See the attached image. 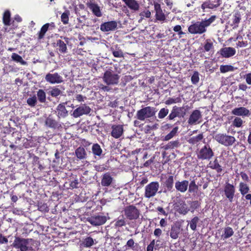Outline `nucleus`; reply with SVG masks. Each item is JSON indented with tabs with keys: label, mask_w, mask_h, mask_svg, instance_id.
Segmentation results:
<instances>
[{
	"label": "nucleus",
	"mask_w": 251,
	"mask_h": 251,
	"mask_svg": "<svg viewBox=\"0 0 251 251\" xmlns=\"http://www.w3.org/2000/svg\"><path fill=\"white\" fill-rule=\"evenodd\" d=\"M217 18V16L212 15L208 19L192 23L188 28V32L191 34H202L206 31V28L209 26Z\"/></svg>",
	"instance_id": "obj_1"
},
{
	"label": "nucleus",
	"mask_w": 251,
	"mask_h": 251,
	"mask_svg": "<svg viewBox=\"0 0 251 251\" xmlns=\"http://www.w3.org/2000/svg\"><path fill=\"white\" fill-rule=\"evenodd\" d=\"M34 240L32 238H24L15 236L11 246L18 251H34L32 246Z\"/></svg>",
	"instance_id": "obj_2"
},
{
	"label": "nucleus",
	"mask_w": 251,
	"mask_h": 251,
	"mask_svg": "<svg viewBox=\"0 0 251 251\" xmlns=\"http://www.w3.org/2000/svg\"><path fill=\"white\" fill-rule=\"evenodd\" d=\"M214 139L219 144L225 147H231L236 142L234 136L229 135L226 133H218L213 136Z\"/></svg>",
	"instance_id": "obj_3"
},
{
	"label": "nucleus",
	"mask_w": 251,
	"mask_h": 251,
	"mask_svg": "<svg viewBox=\"0 0 251 251\" xmlns=\"http://www.w3.org/2000/svg\"><path fill=\"white\" fill-rule=\"evenodd\" d=\"M153 5L154 7L153 11L155 13L153 22L161 24L167 23L168 20L162 9L160 4L156 1H153Z\"/></svg>",
	"instance_id": "obj_4"
},
{
	"label": "nucleus",
	"mask_w": 251,
	"mask_h": 251,
	"mask_svg": "<svg viewBox=\"0 0 251 251\" xmlns=\"http://www.w3.org/2000/svg\"><path fill=\"white\" fill-rule=\"evenodd\" d=\"M157 110L155 107L147 106L137 111L136 118L140 121H144L147 118L154 116Z\"/></svg>",
	"instance_id": "obj_5"
},
{
	"label": "nucleus",
	"mask_w": 251,
	"mask_h": 251,
	"mask_svg": "<svg viewBox=\"0 0 251 251\" xmlns=\"http://www.w3.org/2000/svg\"><path fill=\"white\" fill-rule=\"evenodd\" d=\"M124 215L129 220H136L141 215L140 210L134 205L126 206L123 210Z\"/></svg>",
	"instance_id": "obj_6"
},
{
	"label": "nucleus",
	"mask_w": 251,
	"mask_h": 251,
	"mask_svg": "<svg viewBox=\"0 0 251 251\" xmlns=\"http://www.w3.org/2000/svg\"><path fill=\"white\" fill-rule=\"evenodd\" d=\"M120 75L112 70H106L102 77L103 82L107 85H116L119 83Z\"/></svg>",
	"instance_id": "obj_7"
},
{
	"label": "nucleus",
	"mask_w": 251,
	"mask_h": 251,
	"mask_svg": "<svg viewBox=\"0 0 251 251\" xmlns=\"http://www.w3.org/2000/svg\"><path fill=\"white\" fill-rule=\"evenodd\" d=\"M214 153L209 145H204L197 153V158L201 160H210Z\"/></svg>",
	"instance_id": "obj_8"
},
{
	"label": "nucleus",
	"mask_w": 251,
	"mask_h": 251,
	"mask_svg": "<svg viewBox=\"0 0 251 251\" xmlns=\"http://www.w3.org/2000/svg\"><path fill=\"white\" fill-rule=\"evenodd\" d=\"M159 187V184L157 181H153L148 184L145 187V197L150 198L154 197L156 194Z\"/></svg>",
	"instance_id": "obj_9"
},
{
	"label": "nucleus",
	"mask_w": 251,
	"mask_h": 251,
	"mask_svg": "<svg viewBox=\"0 0 251 251\" xmlns=\"http://www.w3.org/2000/svg\"><path fill=\"white\" fill-rule=\"evenodd\" d=\"M91 111V108L86 104H81L75 109L72 115L74 118H78L83 115H88Z\"/></svg>",
	"instance_id": "obj_10"
},
{
	"label": "nucleus",
	"mask_w": 251,
	"mask_h": 251,
	"mask_svg": "<svg viewBox=\"0 0 251 251\" xmlns=\"http://www.w3.org/2000/svg\"><path fill=\"white\" fill-rule=\"evenodd\" d=\"M186 115V111L184 110L183 107H178L177 106H173L171 112L167 118L169 120H173L176 117H184Z\"/></svg>",
	"instance_id": "obj_11"
},
{
	"label": "nucleus",
	"mask_w": 251,
	"mask_h": 251,
	"mask_svg": "<svg viewBox=\"0 0 251 251\" xmlns=\"http://www.w3.org/2000/svg\"><path fill=\"white\" fill-rule=\"evenodd\" d=\"M174 208L179 214L185 215L188 213L190 209L187 207L185 201L182 199H179L174 204Z\"/></svg>",
	"instance_id": "obj_12"
},
{
	"label": "nucleus",
	"mask_w": 251,
	"mask_h": 251,
	"mask_svg": "<svg viewBox=\"0 0 251 251\" xmlns=\"http://www.w3.org/2000/svg\"><path fill=\"white\" fill-rule=\"evenodd\" d=\"M87 221L93 226H99L106 223L107 218L105 216L94 215L87 218Z\"/></svg>",
	"instance_id": "obj_13"
},
{
	"label": "nucleus",
	"mask_w": 251,
	"mask_h": 251,
	"mask_svg": "<svg viewBox=\"0 0 251 251\" xmlns=\"http://www.w3.org/2000/svg\"><path fill=\"white\" fill-rule=\"evenodd\" d=\"M46 81L50 84H58L63 82V77L57 73L54 74L48 73L45 77Z\"/></svg>",
	"instance_id": "obj_14"
},
{
	"label": "nucleus",
	"mask_w": 251,
	"mask_h": 251,
	"mask_svg": "<svg viewBox=\"0 0 251 251\" xmlns=\"http://www.w3.org/2000/svg\"><path fill=\"white\" fill-rule=\"evenodd\" d=\"M67 102L59 103L55 110V113L58 119L65 118L68 115V111L66 108Z\"/></svg>",
	"instance_id": "obj_15"
},
{
	"label": "nucleus",
	"mask_w": 251,
	"mask_h": 251,
	"mask_svg": "<svg viewBox=\"0 0 251 251\" xmlns=\"http://www.w3.org/2000/svg\"><path fill=\"white\" fill-rule=\"evenodd\" d=\"M231 114L237 117H242V118L249 117L251 114L250 111L243 106L233 109L231 111Z\"/></svg>",
	"instance_id": "obj_16"
},
{
	"label": "nucleus",
	"mask_w": 251,
	"mask_h": 251,
	"mask_svg": "<svg viewBox=\"0 0 251 251\" xmlns=\"http://www.w3.org/2000/svg\"><path fill=\"white\" fill-rule=\"evenodd\" d=\"M124 126L122 125H113L111 126V135L115 139L120 138L124 134Z\"/></svg>",
	"instance_id": "obj_17"
},
{
	"label": "nucleus",
	"mask_w": 251,
	"mask_h": 251,
	"mask_svg": "<svg viewBox=\"0 0 251 251\" xmlns=\"http://www.w3.org/2000/svg\"><path fill=\"white\" fill-rule=\"evenodd\" d=\"M235 192V188L234 185L228 182H226L224 188V193L226 198L230 202L233 201Z\"/></svg>",
	"instance_id": "obj_18"
},
{
	"label": "nucleus",
	"mask_w": 251,
	"mask_h": 251,
	"mask_svg": "<svg viewBox=\"0 0 251 251\" xmlns=\"http://www.w3.org/2000/svg\"><path fill=\"white\" fill-rule=\"evenodd\" d=\"M117 26V23L115 21L104 22L101 24L100 29L103 32H108L114 30Z\"/></svg>",
	"instance_id": "obj_19"
},
{
	"label": "nucleus",
	"mask_w": 251,
	"mask_h": 251,
	"mask_svg": "<svg viewBox=\"0 0 251 251\" xmlns=\"http://www.w3.org/2000/svg\"><path fill=\"white\" fill-rule=\"evenodd\" d=\"M201 118V111L199 110H195L190 115L188 123L190 125H195Z\"/></svg>",
	"instance_id": "obj_20"
},
{
	"label": "nucleus",
	"mask_w": 251,
	"mask_h": 251,
	"mask_svg": "<svg viewBox=\"0 0 251 251\" xmlns=\"http://www.w3.org/2000/svg\"><path fill=\"white\" fill-rule=\"evenodd\" d=\"M87 6L92 11V13L96 16L100 17L102 16L100 7L98 4L92 2L91 1L86 3Z\"/></svg>",
	"instance_id": "obj_21"
},
{
	"label": "nucleus",
	"mask_w": 251,
	"mask_h": 251,
	"mask_svg": "<svg viewBox=\"0 0 251 251\" xmlns=\"http://www.w3.org/2000/svg\"><path fill=\"white\" fill-rule=\"evenodd\" d=\"M45 125L53 129H59L61 127V125L50 115L46 118Z\"/></svg>",
	"instance_id": "obj_22"
},
{
	"label": "nucleus",
	"mask_w": 251,
	"mask_h": 251,
	"mask_svg": "<svg viewBox=\"0 0 251 251\" xmlns=\"http://www.w3.org/2000/svg\"><path fill=\"white\" fill-rule=\"evenodd\" d=\"M220 53L223 57L229 58L235 54L236 50L232 47H224L220 49Z\"/></svg>",
	"instance_id": "obj_23"
},
{
	"label": "nucleus",
	"mask_w": 251,
	"mask_h": 251,
	"mask_svg": "<svg viewBox=\"0 0 251 251\" xmlns=\"http://www.w3.org/2000/svg\"><path fill=\"white\" fill-rule=\"evenodd\" d=\"M189 185V181L187 180H184L181 181H177L175 183V188L176 190L181 193L185 192Z\"/></svg>",
	"instance_id": "obj_24"
},
{
	"label": "nucleus",
	"mask_w": 251,
	"mask_h": 251,
	"mask_svg": "<svg viewBox=\"0 0 251 251\" xmlns=\"http://www.w3.org/2000/svg\"><path fill=\"white\" fill-rule=\"evenodd\" d=\"M53 47L57 48V50L60 53L65 54L67 53V47L66 44L60 39L56 40V43L53 44Z\"/></svg>",
	"instance_id": "obj_25"
},
{
	"label": "nucleus",
	"mask_w": 251,
	"mask_h": 251,
	"mask_svg": "<svg viewBox=\"0 0 251 251\" xmlns=\"http://www.w3.org/2000/svg\"><path fill=\"white\" fill-rule=\"evenodd\" d=\"M242 16L241 12L237 11H236L233 15L232 18V23L230 24V26L233 29H236L239 26V24L241 22Z\"/></svg>",
	"instance_id": "obj_26"
},
{
	"label": "nucleus",
	"mask_w": 251,
	"mask_h": 251,
	"mask_svg": "<svg viewBox=\"0 0 251 251\" xmlns=\"http://www.w3.org/2000/svg\"><path fill=\"white\" fill-rule=\"evenodd\" d=\"M139 245L138 243H136L134 240L130 238L127 240L126 244L123 247L125 248V251L131 250L133 251L137 250L139 248Z\"/></svg>",
	"instance_id": "obj_27"
},
{
	"label": "nucleus",
	"mask_w": 251,
	"mask_h": 251,
	"mask_svg": "<svg viewBox=\"0 0 251 251\" xmlns=\"http://www.w3.org/2000/svg\"><path fill=\"white\" fill-rule=\"evenodd\" d=\"M122 1L132 11H136L139 9L140 5L136 0H122Z\"/></svg>",
	"instance_id": "obj_28"
},
{
	"label": "nucleus",
	"mask_w": 251,
	"mask_h": 251,
	"mask_svg": "<svg viewBox=\"0 0 251 251\" xmlns=\"http://www.w3.org/2000/svg\"><path fill=\"white\" fill-rule=\"evenodd\" d=\"M208 167L211 169L215 170L217 173H220L223 171V168L219 164L217 157L215 158L213 161H210Z\"/></svg>",
	"instance_id": "obj_29"
},
{
	"label": "nucleus",
	"mask_w": 251,
	"mask_h": 251,
	"mask_svg": "<svg viewBox=\"0 0 251 251\" xmlns=\"http://www.w3.org/2000/svg\"><path fill=\"white\" fill-rule=\"evenodd\" d=\"M204 140V136L202 133H200L197 136H193L189 139L188 143L192 145H198L200 142Z\"/></svg>",
	"instance_id": "obj_30"
},
{
	"label": "nucleus",
	"mask_w": 251,
	"mask_h": 251,
	"mask_svg": "<svg viewBox=\"0 0 251 251\" xmlns=\"http://www.w3.org/2000/svg\"><path fill=\"white\" fill-rule=\"evenodd\" d=\"M180 233V227L177 226H172L171 228L170 236L173 239H176Z\"/></svg>",
	"instance_id": "obj_31"
},
{
	"label": "nucleus",
	"mask_w": 251,
	"mask_h": 251,
	"mask_svg": "<svg viewBox=\"0 0 251 251\" xmlns=\"http://www.w3.org/2000/svg\"><path fill=\"white\" fill-rule=\"evenodd\" d=\"M113 178L109 173L104 174L101 179V183L103 186H109L112 182Z\"/></svg>",
	"instance_id": "obj_32"
},
{
	"label": "nucleus",
	"mask_w": 251,
	"mask_h": 251,
	"mask_svg": "<svg viewBox=\"0 0 251 251\" xmlns=\"http://www.w3.org/2000/svg\"><path fill=\"white\" fill-rule=\"evenodd\" d=\"M180 145V143L178 140H175L169 142L166 145H163L161 147V148L167 151L168 150L174 149L177 148Z\"/></svg>",
	"instance_id": "obj_33"
},
{
	"label": "nucleus",
	"mask_w": 251,
	"mask_h": 251,
	"mask_svg": "<svg viewBox=\"0 0 251 251\" xmlns=\"http://www.w3.org/2000/svg\"><path fill=\"white\" fill-rule=\"evenodd\" d=\"M239 191L241 194L244 196L250 191V187L249 185L244 182H240L239 184Z\"/></svg>",
	"instance_id": "obj_34"
},
{
	"label": "nucleus",
	"mask_w": 251,
	"mask_h": 251,
	"mask_svg": "<svg viewBox=\"0 0 251 251\" xmlns=\"http://www.w3.org/2000/svg\"><path fill=\"white\" fill-rule=\"evenodd\" d=\"M76 156L80 160L86 158L87 153L85 149L82 147H79L75 151Z\"/></svg>",
	"instance_id": "obj_35"
},
{
	"label": "nucleus",
	"mask_w": 251,
	"mask_h": 251,
	"mask_svg": "<svg viewBox=\"0 0 251 251\" xmlns=\"http://www.w3.org/2000/svg\"><path fill=\"white\" fill-rule=\"evenodd\" d=\"M220 5L219 3L214 4L210 0H207L201 4V8L204 11L206 8L209 9H214L219 7Z\"/></svg>",
	"instance_id": "obj_36"
},
{
	"label": "nucleus",
	"mask_w": 251,
	"mask_h": 251,
	"mask_svg": "<svg viewBox=\"0 0 251 251\" xmlns=\"http://www.w3.org/2000/svg\"><path fill=\"white\" fill-rule=\"evenodd\" d=\"M174 177L173 176H169L166 178L164 185L167 190L170 191L172 190L174 186Z\"/></svg>",
	"instance_id": "obj_37"
},
{
	"label": "nucleus",
	"mask_w": 251,
	"mask_h": 251,
	"mask_svg": "<svg viewBox=\"0 0 251 251\" xmlns=\"http://www.w3.org/2000/svg\"><path fill=\"white\" fill-rule=\"evenodd\" d=\"M37 100H38L41 103H45L46 102V94L44 90L39 89L37 92Z\"/></svg>",
	"instance_id": "obj_38"
},
{
	"label": "nucleus",
	"mask_w": 251,
	"mask_h": 251,
	"mask_svg": "<svg viewBox=\"0 0 251 251\" xmlns=\"http://www.w3.org/2000/svg\"><path fill=\"white\" fill-rule=\"evenodd\" d=\"M48 93L53 98H57L59 96L61 95L62 91L57 87H53L50 88Z\"/></svg>",
	"instance_id": "obj_39"
},
{
	"label": "nucleus",
	"mask_w": 251,
	"mask_h": 251,
	"mask_svg": "<svg viewBox=\"0 0 251 251\" xmlns=\"http://www.w3.org/2000/svg\"><path fill=\"white\" fill-rule=\"evenodd\" d=\"M234 234V231L232 228L229 226L225 228L224 233L222 235V238L223 239H227L231 237Z\"/></svg>",
	"instance_id": "obj_40"
},
{
	"label": "nucleus",
	"mask_w": 251,
	"mask_h": 251,
	"mask_svg": "<svg viewBox=\"0 0 251 251\" xmlns=\"http://www.w3.org/2000/svg\"><path fill=\"white\" fill-rule=\"evenodd\" d=\"M92 151L93 154L95 156H100L102 153V150L100 145L98 143L93 144L92 147Z\"/></svg>",
	"instance_id": "obj_41"
},
{
	"label": "nucleus",
	"mask_w": 251,
	"mask_h": 251,
	"mask_svg": "<svg viewBox=\"0 0 251 251\" xmlns=\"http://www.w3.org/2000/svg\"><path fill=\"white\" fill-rule=\"evenodd\" d=\"M94 244V239L90 236L87 237L82 241L81 244L84 247L89 248Z\"/></svg>",
	"instance_id": "obj_42"
},
{
	"label": "nucleus",
	"mask_w": 251,
	"mask_h": 251,
	"mask_svg": "<svg viewBox=\"0 0 251 251\" xmlns=\"http://www.w3.org/2000/svg\"><path fill=\"white\" fill-rule=\"evenodd\" d=\"M70 188L72 189L78 188L79 184L78 179L76 176H72L69 179Z\"/></svg>",
	"instance_id": "obj_43"
},
{
	"label": "nucleus",
	"mask_w": 251,
	"mask_h": 251,
	"mask_svg": "<svg viewBox=\"0 0 251 251\" xmlns=\"http://www.w3.org/2000/svg\"><path fill=\"white\" fill-rule=\"evenodd\" d=\"M11 14L9 10H6L3 15V23L4 25L9 26L10 25Z\"/></svg>",
	"instance_id": "obj_44"
},
{
	"label": "nucleus",
	"mask_w": 251,
	"mask_h": 251,
	"mask_svg": "<svg viewBox=\"0 0 251 251\" xmlns=\"http://www.w3.org/2000/svg\"><path fill=\"white\" fill-rule=\"evenodd\" d=\"M151 12L149 10H145L141 11L139 13L140 19L138 20L139 22H141L145 18H150L151 17Z\"/></svg>",
	"instance_id": "obj_45"
},
{
	"label": "nucleus",
	"mask_w": 251,
	"mask_h": 251,
	"mask_svg": "<svg viewBox=\"0 0 251 251\" xmlns=\"http://www.w3.org/2000/svg\"><path fill=\"white\" fill-rule=\"evenodd\" d=\"M220 70L222 73H226L228 72H233L234 71V67L230 65H222L220 66Z\"/></svg>",
	"instance_id": "obj_46"
},
{
	"label": "nucleus",
	"mask_w": 251,
	"mask_h": 251,
	"mask_svg": "<svg viewBox=\"0 0 251 251\" xmlns=\"http://www.w3.org/2000/svg\"><path fill=\"white\" fill-rule=\"evenodd\" d=\"M49 29V25L48 24L44 25L41 28L40 31L38 33V39H42L44 37L45 33Z\"/></svg>",
	"instance_id": "obj_47"
},
{
	"label": "nucleus",
	"mask_w": 251,
	"mask_h": 251,
	"mask_svg": "<svg viewBox=\"0 0 251 251\" xmlns=\"http://www.w3.org/2000/svg\"><path fill=\"white\" fill-rule=\"evenodd\" d=\"M178 127L176 126L175 127L172 131L169 133L168 134H167L163 139V141H169V140L171 139L172 138H173L176 134L177 130H178Z\"/></svg>",
	"instance_id": "obj_48"
},
{
	"label": "nucleus",
	"mask_w": 251,
	"mask_h": 251,
	"mask_svg": "<svg viewBox=\"0 0 251 251\" xmlns=\"http://www.w3.org/2000/svg\"><path fill=\"white\" fill-rule=\"evenodd\" d=\"M200 219L198 216L193 217L190 222V227L193 230L196 231L197 229V224L199 223Z\"/></svg>",
	"instance_id": "obj_49"
},
{
	"label": "nucleus",
	"mask_w": 251,
	"mask_h": 251,
	"mask_svg": "<svg viewBox=\"0 0 251 251\" xmlns=\"http://www.w3.org/2000/svg\"><path fill=\"white\" fill-rule=\"evenodd\" d=\"M114 225L116 227H121L125 226L126 225L125 218L123 216L119 217L116 220Z\"/></svg>",
	"instance_id": "obj_50"
},
{
	"label": "nucleus",
	"mask_w": 251,
	"mask_h": 251,
	"mask_svg": "<svg viewBox=\"0 0 251 251\" xmlns=\"http://www.w3.org/2000/svg\"><path fill=\"white\" fill-rule=\"evenodd\" d=\"M69 15L70 12L68 10L65 11L62 14L61 16V20L63 24L66 25L68 24L69 20Z\"/></svg>",
	"instance_id": "obj_51"
},
{
	"label": "nucleus",
	"mask_w": 251,
	"mask_h": 251,
	"mask_svg": "<svg viewBox=\"0 0 251 251\" xmlns=\"http://www.w3.org/2000/svg\"><path fill=\"white\" fill-rule=\"evenodd\" d=\"M11 58L13 60L21 63L22 64L24 65L26 62L23 59L22 57L16 53H13L11 55Z\"/></svg>",
	"instance_id": "obj_52"
},
{
	"label": "nucleus",
	"mask_w": 251,
	"mask_h": 251,
	"mask_svg": "<svg viewBox=\"0 0 251 251\" xmlns=\"http://www.w3.org/2000/svg\"><path fill=\"white\" fill-rule=\"evenodd\" d=\"M243 121L239 117H236L232 122V125L236 127H240L242 126Z\"/></svg>",
	"instance_id": "obj_53"
},
{
	"label": "nucleus",
	"mask_w": 251,
	"mask_h": 251,
	"mask_svg": "<svg viewBox=\"0 0 251 251\" xmlns=\"http://www.w3.org/2000/svg\"><path fill=\"white\" fill-rule=\"evenodd\" d=\"M189 185V192L194 193L196 192L198 189V186L196 184V182L194 180L191 181Z\"/></svg>",
	"instance_id": "obj_54"
},
{
	"label": "nucleus",
	"mask_w": 251,
	"mask_h": 251,
	"mask_svg": "<svg viewBox=\"0 0 251 251\" xmlns=\"http://www.w3.org/2000/svg\"><path fill=\"white\" fill-rule=\"evenodd\" d=\"M203 48L205 51H209L213 48V43L210 39L206 40Z\"/></svg>",
	"instance_id": "obj_55"
},
{
	"label": "nucleus",
	"mask_w": 251,
	"mask_h": 251,
	"mask_svg": "<svg viewBox=\"0 0 251 251\" xmlns=\"http://www.w3.org/2000/svg\"><path fill=\"white\" fill-rule=\"evenodd\" d=\"M169 113V109L167 108H161L158 114V117L159 119L165 118Z\"/></svg>",
	"instance_id": "obj_56"
},
{
	"label": "nucleus",
	"mask_w": 251,
	"mask_h": 251,
	"mask_svg": "<svg viewBox=\"0 0 251 251\" xmlns=\"http://www.w3.org/2000/svg\"><path fill=\"white\" fill-rule=\"evenodd\" d=\"M200 203L198 201H193L190 204L191 212L193 213L194 211L199 208Z\"/></svg>",
	"instance_id": "obj_57"
},
{
	"label": "nucleus",
	"mask_w": 251,
	"mask_h": 251,
	"mask_svg": "<svg viewBox=\"0 0 251 251\" xmlns=\"http://www.w3.org/2000/svg\"><path fill=\"white\" fill-rule=\"evenodd\" d=\"M37 98L35 96L29 98L27 100V104L31 107L35 106L37 103Z\"/></svg>",
	"instance_id": "obj_58"
},
{
	"label": "nucleus",
	"mask_w": 251,
	"mask_h": 251,
	"mask_svg": "<svg viewBox=\"0 0 251 251\" xmlns=\"http://www.w3.org/2000/svg\"><path fill=\"white\" fill-rule=\"evenodd\" d=\"M200 78L198 72H195L191 76V81L193 84H196L199 81Z\"/></svg>",
	"instance_id": "obj_59"
},
{
	"label": "nucleus",
	"mask_w": 251,
	"mask_h": 251,
	"mask_svg": "<svg viewBox=\"0 0 251 251\" xmlns=\"http://www.w3.org/2000/svg\"><path fill=\"white\" fill-rule=\"evenodd\" d=\"M173 30L176 32H177L179 37H181L182 35L185 34V33L182 31V28L180 25H176L175 26L173 27Z\"/></svg>",
	"instance_id": "obj_60"
},
{
	"label": "nucleus",
	"mask_w": 251,
	"mask_h": 251,
	"mask_svg": "<svg viewBox=\"0 0 251 251\" xmlns=\"http://www.w3.org/2000/svg\"><path fill=\"white\" fill-rule=\"evenodd\" d=\"M39 160V158L38 156H34L33 157V161H34V163L35 164H37L38 165V169L40 171H42L44 169V168L43 166V165L40 163V161Z\"/></svg>",
	"instance_id": "obj_61"
},
{
	"label": "nucleus",
	"mask_w": 251,
	"mask_h": 251,
	"mask_svg": "<svg viewBox=\"0 0 251 251\" xmlns=\"http://www.w3.org/2000/svg\"><path fill=\"white\" fill-rule=\"evenodd\" d=\"M242 179L244 180V182H248L250 181V178L248 175L244 172H241L240 173Z\"/></svg>",
	"instance_id": "obj_62"
},
{
	"label": "nucleus",
	"mask_w": 251,
	"mask_h": 251,
	"mask_svg": "<svg viewBox=\"0 0 251 251\" xmlns=\"http://www.w3.org/2000/svg\"><path fill=\"white\" fill-rule=\"evenodd\" d=\"M113 56L115 57H123L124 53L121 50H114L112 52Z\"/></svg>",
	"instance_id": "obj_63"
},
{
	"label": "nucleus",
	"mask_w": 251,
	"mask_h": 251,
	"mask_svg": "<svg viewBox=\"0 0 251 251\" xmlns=\"http://www.w3.org/2000/svg\"><path fill=\"white\" fill-rule=\"evenodd\" d=\"M244 78L246 80V83L248 85H251V73L247 74L244 76Z\"/></svg>",
	"instance_id": "obj_64"
}]
</instances>
